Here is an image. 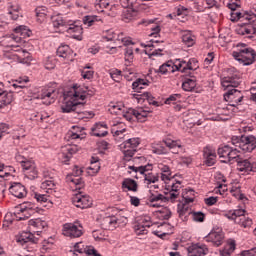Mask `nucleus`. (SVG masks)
I'll use <instances>...</instances> for the list:
<instances>
[{"instance_id":"7ed1b4c3","label":"nucleus","mask_w":256,"mask_h":256,"mask_svg":"<svg viewBox=\"0 0 256 256\" xmlns=\"http://www.w3.org/2000/svg\"><path fill=\"white\" fill-rule=\"evenodd\" d=\"M84 106H85V103L75 102V100L74 101L69 100L63 103V105L61 106V110H62V113H71V112L77 113L78 119H83L87 117V115L89 117H95V113L93 112L81 111V107H84Z\"/></svg>"},{"instance_id":"2eb2a0df","label":"nucleus","mask_w":256,"mask_h":256,"mask_svg":"<svg viewBox=\"0 0 256 256\" xmlns=\"http://www.w3.org/2000/svg\"><path fill=\"white\" fill-rule=\"evenodd\" d=\"M134 99H137L138 103H142L143 101H148L150 105H154L155 107H159V102L155 101V97L151 95L149 92H142V94H133Z\"/></svg>"},{"instance_id":"37998d69","label":"nucleus","mask_w":256,"mask_h":256,"mask_svg":"<svg viewBox=\"0 0 256 256\" xmlns=\"http://www.w3.org/2000/svg\"><path fill=\"white\" fill-rule=\"evenodd\" d=\"M72 129H76L75 132L70 131L68 133V137L70 139H83V134H81V131H83V128L77 127V126H73Z\"/></svg>"},{"instance_id":"6ab92c4d","label":"nucleus","mask_w":256,"mask_h":256,"mask_svg":"<svg viewBox=\"0 0 256 256\" xmlns=\"http://www.w3.org/2000/svg\"><path fill=\"white\" fill-rule=\"evenodd\" d=\"M57 55L62 59H67V61H73V52L68 45L59 46L57 49Z\"/></svg>"},{"instance_id":"680f3d73","label":"nucleus","mask_w":256,"mask_h":256,"mask_svg":"<svg viewBox=\"0 0 256 256\" xmlns=\"http://www.w3.org/2000/svg\"><path fill=\"white\" fill-rule=\"evenodd\" d=\"M19 11H21V7L15 6L14 10H9V15L12 16V19L14 21H17L19 19Z\"/></svg>"},{"instance_id":"412c9836","label":"nucleus","mask_w":256,"mask_h":256,"mask_svg":"<svg viewBox=\"0 0 256 256\" xmlns=\"http://www.w3.org/2000/svg\"><path fill=\"white\" fill-rule=\"evenodd\" d=\"M67 33L72 35L73 39H77V41H81L83 39V28L78 25H71L67 28Z\"/></svg>"},{"instance_id":"e2e57ef3","label":"nucleus","mask_w":256,"mask_h":256,"mask_svg":"<svg viewBox=\"0 0 256 256\" xmlns=\"http://www.w3.org/2000/svg\"><path fill=\"white\" fill-rule=\"evenodd\" d=\"M56 67V61L53 58H48L45 62V69H48V71H51Z\"/></svg>"},{"instance_id":"de8ad7c7","label":"nucleus","mask_w":256,"mask_h":256,"mask_svg":"<svg viewBox=\"0 0 256 256\" xmlns=\"http://www.w3.org/2000/svg\"><path fill=\"white\" fill-rule=\"evenodd\" d=\"M109 7V2L107 0H96L95 1V9L96 11L103 13V9H107Z\"/></svg>"},{"instance_id":"f704fd0d","label":"nucleus","mask_w":256,"mask_h":256,"mask_svg":"<svg viewBox=\"0 0 256 256\" xmlns=\"http://www.w3.org/2000/svg\"><path fill=\"white\" fill-rule=\"evenodd\" d=\"M158 73H162V75H165V73H175V64L173 62H167L160 66Z\"/></svg>"},{"instance_id":"69168bd1","label":"nucleus","mask_w":256,"mask_h":256,"mask_svg":"<svg viewBox=\"0 0 256 256\" xmlns=\"http://www.w3.org/2000/svg\"><path fill=\"white\" fill-rule=\"evenodd\" d=\"M14 31L18 35L20 34L21 37H23V35H27V37H29V32H27V27L26 26H19V27L15 28Z\"/></svg>"},{"instance_id":"4d7b16f0","label":"nucleus","mask_w":256,"mask_h":256,"mask_svg":"<svg viewBox=\"0 0 256 256\" xmlns=\"http://www.w3.org/2000/svg\"><path fill=\"white\" fill-rule=\"evenodd\" d=\"M92 237L95 239V241H104L105 235L103 234V230H94L92 232Z\"/></svg>"},{"instance_id":"aec40b11","label":"nucleus","mask_w":256,"mask_h":256,"mask_svg":"<svg viewBox=\"0 0 256 256\" xmlns=\"http://www.w3.org/2000/svg\"><path fill=\"white\" fill-rule=\"evenodd\" d=\"M19 41H21V37L19 36H15V35H11V36H6L3 37V39L0 41V45L1 47H17L15 45V43H18Z\"/></svg>"},{"instance_id":"603ef678","label":"nucleus","mask_w":256,"mask_h":256,"mask_svg":"<svg viewBox=\"0 0 256 256\" xmlns=\"http://www.w3.org/2000/svg\"><path fill=\"white\" fill-rule=\"evenodd\" d=\"M102 39H105V41H115V32L113 30H106L103 32Z\"/></svg>"},{"instance_id":"5701e85b","label":"nucleus","mask_w":256,"mask_h":256,"mask_svg":"<svg viewBox=\"0 0 256 256\" xmlns=\"http://www.w3.org/2000/svg\"><path fill=\"white\" fill-rule=\"evenodd\" d=\"M226 217L228 219H231L235 223H241V221L245 219V210L244 209L234 210L233 213L226 214Z\"/></svg>"},{"instance_id":"5fc2aeb1","label":"nucleus","mask_w":256,"mask_h":256,"mask_svg":"<svg viewBox=\"0 0 256 256\" xmlns=\"http://www.w3.org/2000/svg\"><path fill=\"white\" fill-rule=\"evenodd\" d=\"M193 221L197 223H203L205 221V213L203 212H192Z\"/></svg>"},{"instance_id":"ea45409f","label":"nucleus","mask_w":256,"mask_h":256,"mask_svg":"<svg viewBox=\"0 0 256 256\" xmlns=\"http://www.w3.org/2000/svg\"><path fill=\"white\" fill-rule=\"evenodd\" d=\"M18 50H9V51H4L3 57L10 61V63H13V61H16L18 63Z\"/></svg>"},{"instance_id":"9b49d317","label":"nucleus","mask_w":256,"mask_h":256,"mask_svg":"<svg viewBox=\"0 0 256 256\" xmlns=\"http://www.w3.org/2000/svg\"><path fill=\"white\" fill-rule=\"evenodd\" d=\"M28 228L30 231H33V233H39L43 232V229H47V222L45 220H41V218L31 219L28 221Z\"/></svg>"},{"instance_id":"4be33fe9","label":"nucleus","mask_w":256,"mask_h":256,"mask_svg":"<svg viewBox=\"0 0 256 256\" xmlns=\"http://www.w3.org/2000/svg\"><path fill=\"white\" fill-rule=\"evenodd\" d=\"M118 219L115 216H108L104 218L102 227L108 231H113V229H117Z\"/></svg>"},{"instance_id":"a878e982","label":"nucleus","mask_w":256,"mask_h":256,"mask_svg":"<svg viewBox=\"0 0 256 256\" xmlns=\"http://www.w3.org/2000/svg\"><path fill=\"white\" fill-rule=\"evenodd\" d=\"M122 189H127L128 191H133L134 193L137 192V189H139V185L137 184V181L126 178L122 182Z\"/></svg>"},{"instance_id":"a19ab883","label":"nucleus","mask_w":256,"mask_h":256,"mask_svg":"<svg viewBox=\"0 0 256 256\" xmlns=\"http://www.w3.org/2000/svg\"><path fill=\"white\" fill-rule=\"evenodd\" d=\"M55 187V180H53V177H50V180H45L41 184V189H46V193L53 192V189Z\"/></svg>"},{"instance_id":"3c124183","label":"nucleus","mask_w":256,"mask_h":256,"mask_svg":"<svg viewBox=\"0 0 256 256\" xmlns=\"http://www.w3.org/2000/svg\"><path fill=\"white\" fill-rule=\"evenodd\" d=\"M228 9L231 11H237L241 7V0H230L227 4Z\"/></svg>"},{"instance_id":"c85d7f7f","label":"nucleus","mask_w":256,"mask_h":256,"mask_svg":"<svg viewBox=\"0 0 256 256\" xmlns=\"http://www.w3.org/2000/svg\"><path fill=\"white\" fill-rule=\"evenodd\" d=\"M230 151H231V147L229 145L218 148V155L221 158L222 163H229Z\"/></svg>"},{"instance_id":"72a5a7b5","label":"nucleus","mask_w":256,"mask_h":256,"mask_svg":"<svg viewBox=\"0 0 256 256\" xmlns=\"http://www.w3.org/2000/svg\"><path fill=\"white\" fill-rule=\"evenodd\" d=\"M13 103V92L5 93L0 97V109L6 107V105H11Z\"/></svg>"},{"instance_id":"13d9d810","label":"nucleus","mask_w":256,"mask_h":256,"mask_svg":"<svg viewBox=\"0 0 256 256\" xmlns=\"http://www.w3.org/2000/svg\"><path fill=\"white\" fill-rule=\"evenodd\" d=\"M109 112L111 115H121L123 113V110L121 108V105H112L109 108Z\"/></svg>"},{"instance_id":"b1692460","label":"nucleus","mask_w":256,"mask_h":256,"mask_svg":"<svg viewBox=\"0 0 256 256\" xmlns=\"http://www.w3.org/2000/svg\"><path fill=\"white\" fill-rule=\"evenodd\" d=\"M182 42L186 47H193L195 45V36L191 34V31L184 30L182 31Z\"/></svg>"},{"instance_id":"c03bdc74","label":"nucleus","mask_w":256,"mask_h":256,"mask_svg":"<svg viewBox=\"0 0 256 256\" xmlns=\"http://www.w3.org/2000/svg\"><path fill=\"white\" fill-rule=\"evenodd\" d=\"M128 169L131 171H134L135 173H141V175H144L146 171H151V165H145V166H129Z\"/></svg>"},{"instance_id":"bb28decb","label":"nucleus","mask_w":256,"mask_h":256,"mask_svg":"<svg viewBox=\"0 0 256 256\" xmlns=\"http://www.w3.org/2000/svg\"><path fill=\"white\" fill-rule=\"evenodd\" d=\"M18 63H23L25 65H30L32 58L31 54L26 50H18Z\"/></svg>"},{"instance_id":"58836bf2","label":"nucleus","mask_w":256,"mask_h":256,"mask_svg":"<svg viewBox=\"0 0 256 256\" xmlns=\"http://www.w3.org/2000/svg\"><path fill=\"white\" fill-rule=\"evenodd\" d=\"M130 111L138 121H143L147 117V111L143 110V108H138L137 110L131 108Z\"/></svg>"},{"instance_id":"338daca9","label":"nucleus","mask_w":256,"mask_h":256,"mask_svg":"<svg viewBox=\"0 0 256 256\" xmlns=\"http://www.w3.org/2000/svg\"><path fill=\"white\" fill-rule=\"evenodd\" d=\"M133 59V47H126L125 61H131Z\"/></svg>"},{"instance_id":"ddd939ff","label":"nucleus","mask_w":256,"mask_h":256,"mask_svg":"<svg viewBox=\"0 0 256 256\" xmlns=\"http://www.w3.org/2000/svg\"><path fill=\"white\" fill-rule=\"evenodd\" d=\"M209 249L205 245L192 244L187 248V256H205Z\"/></svg>"},{"instance_id":"4c0bfd02","label":"nucleus","mask_w":256,"mask_h":256,"mask_svg":"<svg viewBox=\"0 0 256 256\" xmlns=\"http://www.w3.org/2000/svg\"><path fill=\"white\" fill-rule=\"evenodd\" d=\"M101 21V23H103V19L99 18V16H85L83 19V23L84 25H88V27H91L93 25H95V23Z\"/></svg>"},{"instance_id":"a211bd4d","label":"nucleus","mask_w":256,"mask_h":256,"mask_svg":"<svg viewBox=\"0 0 256 256\" xmlns=\"http://www.w3.org/2000/svg\"><path fill=\"white\" fill-rule=\"evenodd\" d=\"M237 163V169L240 171V173H249L253 171V164L249 161V159H238Z\"/></svg>"},{"instance_id":"cd10ccee","label":"nucleus","mask_w":256,"mask_h":256,"mask_svg":"<svg viewBox=\"0 0 256 256\" xmlns=\"http://www.w3.org/2000/svg\"><path fill=\"white\" fill-rule=\"evenodd\" d=\"M34 197L42 207H53V202L49 200L48 195L35 193Z\"/></svg>"},{"instance_id":"8fccbe9b","label":"nucleus","mask_w":256,"mask_h":256,"mask_svg":"<svg viewBox=\"0 0 256 256\" xmlns=\"http://www.w3.org/2000/svg\"><path fill=\"white\" fill-rule=\"evenodd\" d=\"M19 241H24V243H37V241H39V239L35 238V236L33 234H27L25 233L24 236H21V239Z\"/></svg>"},{"instance_id":"774afa93","label":"nucleus","mask_w":256,"mask_h":256,"mask_svg":"<svg viewBox=\"0 0 256 256\" xmlns=\"http://www.w3.org/2000/svg\"><path fill=\"white\" fill-rule=\"evenodd\" d=\"M241 256H256V248L242 251Z\"/></svg>"},{"instance_id":"c756f323","label":"nucleus","mask_w":256,"mask_h":256,"mask_svg":"<svg viewBox=\"0 0 256 256\" xmlns=\"http://www.w3.org/2000/svg\"><path fill=\"white\" fill-rule=\"evenodd\" d=\"M55 91L52 92H42L40 94V99L42 100L43 105H51V103L55 102V96L53 94Z\"/></svg>"},{"instance_id":"f8f14e48","label":"nucleus","mask_w":256,"mask_h":256,"mask_svg":"<svg viewBox=\"0 0 256 256\" xmlns=\"http://www.w3.org/2000/svg\"><path fill=\"white\" fill-rule=\"evenodd\" d=\"M63 235L70 237V239H77L83 235V230L79 229L75 224H65Z\"/></svg>"},{"instance_id":"7c9ffc66","label":"nucleus","mask_w":256,"mask_h":256,"mask_svg":"<svg viewBox=\"0 0 256 256\" xmlns=\"http://www.w3.org/2000/svg\"><path fill=\"white\" fill-rule=\"evenodd\" d=\"M143 1H151V0H120V5L124 9H129V7H139L143 3Z\"/></svg>"},{"instance_id":"0eeeda50","label":"nucleus","mask_w":256,"mask_h":256,"mask_svg":"<svg viewBox=\"0 0 256 256\" xmlns=\"http://www.w3.org/2000/svg\"><path fill=\"white\" fill-rule=\"evenodd\" d=\"M236 147L242 149L244 153H251L256 149V138L255 136H241L240 140L237 142Z\"/></svg>"},{"instance_id":"f257e3e1","label":"nucleus","mask_w":256,"mask_h":256,"mask_svg":"<svg viewBox=\"0 0 256 256\" xmlns=\"http://www.w3.org/2000/svg\"><path fill=\"white\" fill-rule=\"evenodd\" d=\"M221 84L224 89H228L224 94V100L227 101L231 107H237V105L243 101V94L240 90L235 89L241 85V78L237 75L224 77Z\"/></svg>"},{"instance_id":"09e8293b","label":"nucleus","mask_w":256,"mask_h":256,"mask_svg":"<svg viewBox=\"0 0 256 256\" xmlns=\"http://www.w3.org/2000/svg\"><path fill=\"white\" fill-rule=\"evenodd\" d=\"M137 17V12L135 10H126L123 14V21L129 23V21H133Z\"/></svg>"},{"instance_id":"79ce46f5","label":"nucleus","mask_w":256,"mask_h":256,"mask_svg":"<svg viewBox=\"0 0 256 256\" xmlns=\"http://www.w3.org/2000/svg\"><path fill=\"white\" fill-rule=\"evenodd\" d=\"M192 213L193 212L189 211V206L186 204L178 205V214L182 221H185V219H183L185 215H191Z\"/></svg>"},{"instance_id":"0e129e2a","label":"nucleus","mask_w":256,"mask_h":256,"mask_svg":"<svg viewBox=\"0 0 256 256\" xmlns=\"http://www.w3.org/2000/svg\"><path fill=\"white\" fill-rule=\"evenodd\" d=\"M136 235H147L148 231L145 229V225L143 224H138L135 227Z\"/></svg>"},{"instance_id":"f03ea898","label":"nucleus","mask_w":256,"mask_h":256,"mask_svg":"<svg viewBox=\"0 0 256 256\" xmlns=\"http://www.w3.org/2000/svg\"><path fill=\"white\" fill-rule=\"evenodd\" d=\"M234 15L241 21L240 27L236 29L238 35H256V15L233 11Z\"/></svg>"},{"instance_id":"9d476101","label":"nucleus","mask_w":256,"mask_h":256,"mask_svg":"<svg viewBox=\"0 0 256 256\" xmlns=\"http://www.w3.org/2000/svg\"><path fill=\"white\" fill-rule=\"evenodd\" d=\"M77 151H79V147L77 145H66L63 146L61 148V155H62V160L63 163H65V165H67V163H69V161H71V158L73 157V155H75V153H77Z\"/></svg>"},{"instance_id":"864d4df0","label":"nucleus","mask_w":256,"mask_h":256,"mask_svg":"<svg viewBox=\"0 0 256 256\" xmlns=\"http://www.w3.org/2000/svg\"><path fill=\"white\" fill-rule=\"evenodd\" d=\"M36 17H40V19H45V17H47V7L45 6L37 7Z\"/></svg>"},{"instance_id":"39448f33","label":"nucleus","mask_w":256,"mask_h":256,"mask_svg":"<svg viewBox=\"0 0 256 256\" xmlns=\"http://www.w3.org/2000/svg\"><path fill=\"white\" fill-rule=\"evenodd\" d=\"M140 143L139 138H130L121 144L120 147L125 161H131V157L137 152V147H139Z\"/></svg>"},{"instance_id":"6e6d98bb","label":"nucleus","mask_w":256,"mask_h":256,"mask_svg":"<svg viewBox=\"0 0 256 256\" xmlns=\"http://www.w3.org/2000/svg\"><path fill=\"white\" fill-rule=\"evenodd\" d=\"M145 54L148 55L149 59H153V57H162V51L163 49L159 48L154 50L153 52H149L148 50H144Z\"/></svg>"},{"instance_id":"393cba45","label":"nucleus","mask_w":256,"mask_h":256,"mask_svg":"<svg viewBox=\"0 0 256 256\" xmlns=\"http://www.w3.org/2000/svg\"><path fill=\"white\" fill-rule=\"evenodd\" d=\"M149 201L151 204V207H161V204H159V201H161V203H167V196H163V194H151L149 197Z\"/></svg>"},{"instance_id":"2f4dec72","label":"nucleus","mask_w":256,"mask_h":256,"mask_svg":"<svg viewBox=\"0 0 256 256\" xmlns=\"http://www.w3.org/2000/svg\"><path fill=\"white\" fill-rule=\"evenodd\" d=\"M204 157L206 158V165H208V167L215 165V157H217L215 152L211 151L209 148H205Z\"/></svg>"},{"instance_id":"49530a36","label":"nucleus","mask_w":256,"mask_h":256,"mask_svg":"<svg viewBox=\"0 0 256 256\" xmlns=\"http://www.w3.org/2000/svg\"><path fill=\"white\" fill-rule=\"evenodd\" d=\"M241 159L239 155V151L237 149L230 148V153L228 156V163H232L231 161H235L236 163Z\"/></svg>"},{"instance_id":"423d86ee","label":"nucleus","mask_w":256,"mask_h":256,"mask_svg":"<svg viewBox=\"0 0 256 256\" xmlns=\"http://www.w3.org/2000/svg\"><path fill=\"white\" fill-rule=\"evenodd\" d=\"M81 175H83V169L79 168V166H74L72 174L66 177V181L68 183H73V185H75L76 191L77 189H83V187H85V183L83 182Z\"/></svg>"},{"instance_id":"052dcab7","label":"nucleus","mask_w":256,"mask_h":256,"mask_svg":"<svg viewBox=\"0 0 256 256\" xmlns=\"http://www.w3.org/2000/svg\"><path fill=\"white\" fill-rule=\"evenodd\" d=\"M163 143L166 145V147H169V149H175V147L181 149V145L177 144L176 141H173L171 139L164 140Z\"/></svg>"},{"instance_id":"f3484780","label":"nucleus","mask_w":256,"mask_h":256,"mask_svg":"<svg viewBox=\"0 0 256 256\" xmlns=\"http://www.w3.org/2000/svg\"><path fill=\"white\" fill-rule=\"evenodd\" d=\"M223 233L212 231L206 237V241L213 243L216 247H219L223 243Z\"/></svg>"},{"instance_id":"1a4fd4ad","label":"nucleus","mask_w":256,"mask_h":256,"mask_svg":"<svg viewBox=\"0 0 256 256\" xmlns=\"http://www.w3.org/2000/svg\"><path fill=\"white\" fill-rule=\"evenodd\" d=\"M72 203L75 207H78V209H89V207L93 205V200L91 197L79 193L73 196Z\"/></svg>"},{"instance_id":"a18cd8bd","label":"nucleus","mask_w":256,"mask_h":256,"mask_svg":"<svg viewBox=\"0 0 256 256\" xmlns=\"http://www.w3.org/2000/svg\"><path fill=\"white\" fill-rule=\"evenodd\" d=\"M54 27H65L67 25V21L63 19V16L56 15L52 17Z\"/></svg>"},{"instance_id":"e433bc0d","label":"nucleus","mask_w":256,"mask_h":256,"mask_svg":"<svg viewBox=\"0 0 256 256\" xmlns=\"http://www.w3.org/2000/svg\"><path fill=\"white\" fill-rule=\"evenodd\" d=\"M144 85H147V82H145V80L141 78L137 79L135 82L132 83V87L136 92V95H143L141 89H143Z\"/></svg>"},{"instance_id":"6e6552de","label":"nucleus","mask_w":256,"mask_h":256,"mask_svg":"<svg viewBox=\"0 0 256 256\" xmlns=\"http://www.w3.org/2000/svg\"><path fill=\"white\" fill-rule=\"evenodd\" d=\"M17 161H20L22 165V169L24 171V174L28 179H36L37 177V170L35 169V163L31 161H25L21 160L23 157L21 155L16 157Z\"/></svg>"},{"instance_id":"dca6fc26","label":"nucleus","mask_w":256,"mask_h":256,"mask_svg":"<svg viewBox=\"0 0 256 256\" xmlns=\"http://www.w3.org/2000/svg\"><path fill=\"white\" fill-rule=\"evenodd\" d=\"M67 97H71L72 99L74 98V101H77L78 99L85 101V99H87V95L81 92V90L77 88V85L73 86V91L64 92V99H67Z\"/></svg>"},{"instance_id":"4468645a","label":"nucleus","mask_w":256,"mask_h":256,"mask_svg":"<svg viewBox=\"0 0 256 256\" xmlns=\"http://www.w3.org/2000/svg\"><path fill=\"white\" fill-rule=\"evenodd\" d=\"M10 193L17 197L18 199H23V197H27V190L25 189V186H23L21 183L14 182L10 188Z\"/></svg>"},{"instance_id":"473e14b6","label":"nucleus","mask_w":256,"mask_h":256,"mask_svg":"<svg viewBox=\"0 0 256 256\" xmlns=\"http://www.w3.org/2000/svg\"><path fill=\"white\" fill-rule=\"evenodd\" d=\"M102 127L107 129V125H103L99 123H96L95 126L91 128V131L94 137H106V135H108L109 132L107 131L101 132Z\"/></svg>"},{"instance_id":"bf43d9fd","label":"nucleus","mask_w":256,"mask_h":256,"mask_svg":"<svg viewBox=\"0 0 256 256\" xmlns=\"http://www.w3.org/2000/svg\"><path fill=\"white\" fill-rule=\"evenodd\" d=\"M101 169V166L99 165V163H92L90 164V167H88L89 171L92 172H88L90 175H95L97 173H99V170Z\"/></svg>"},{"instance_id":"c9c22d12","label":"nucleus","mask_w":256,"mask_h":256,"mask_svg":"<svg viewBox=\"0 0 256 256\" xmlns=\"http://www.w3.org/2000/svg\"><path fill=\"white\" fill-rule=\"evenodd\" d=\"M197 87V80L193 78H187L183 83H182V89L184 91H193Z\"/></svg>"},{"instance_id":"20e7f679","label":"nucleus","mask_w":256,"mask_h":256,"mask_svg":"<svg viewBox=\"0 0 256 256\" xmlns=\"http://www.w3.org/2000/svg\"><path fill=\"white\" fill-rule=\"evenodd\" d=\"M234 59L240 63V65H253L255 63L256 52L253 48L240 49L237 52L232 53Z\"/></svg>"}]
</instances>
